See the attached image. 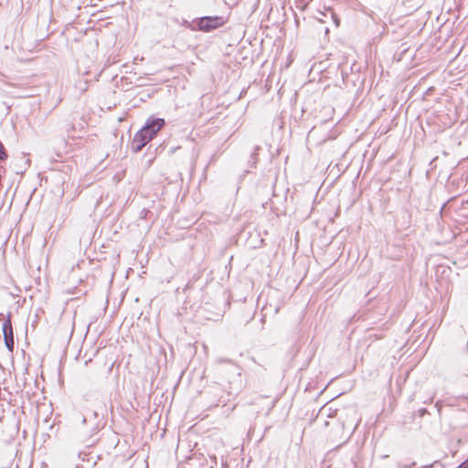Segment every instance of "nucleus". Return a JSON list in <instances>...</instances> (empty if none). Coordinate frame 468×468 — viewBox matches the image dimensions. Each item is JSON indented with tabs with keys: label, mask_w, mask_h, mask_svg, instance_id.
Returning <instances> with one entry per match:
<instances>
[{
	"label": "nucleus",
	"mask_w": 468,
	"mask_h": 468,
	"mask_svg": "<svg viewBox=\"0 0 468 468\" xmlns=\"http://www.w3.org/2000/svg\"><path fill=\"white\" fill-rule=\"evenodd\" d=\"M224 23V18L219 16H202L193 20L191 29L210 32L223 26Z\"/></svg>",
	"instance_id": "nucleus-1"
},
{
	"label": "nucleus",
	"mask_w": 468,
	"mask_h": 468,
	"mask_svg": "<svg viewBox=\"0 0 468 468\" xmlns=\"http://www.w3.org/2000/svg\"><path fill=\"white\" fill-rule=\"evenodd\" d=\"M2 331L4 335L5 346L8 351L13 352L15 347V339L10 313L6 315L2 324Z\"/></svg>",
	"instance_id": "nucleus-2"
},
{
	"label": "nucleus",
	"mask_w": 468,
	"mask_h": 468,
	"mask_svg": "<svg viewBox=\"0 0 468 468\" xmlns=\"http://www.w3.org/2000/svg\"><path fill=\"white\" fill-rule=\"evenodd\" d=\"M165 125V119L151 116L146 120L144 125L142 128L153 139Z\"/></svg>",
	"instance_id": "nucleus-3"
},
{
	"label": "nucleus",
	"mask_w": 468,
	"mask_h": 468,
	"mask_svg": "<svg viewBox=\"0 0 468 468\" xmlns=\"http://www.w3.org/2000/svg\"><path fill=\"white\" fill-rule=\"evenodd\" d=\"M152 140L150 135L141 128L133 136L132 142V150L134 153H139L143 150V148Z\"/></svg>",
	"instance_id": "nucleus-4"
},
{
	"label": "nucleus",
	"mask_w": 468,
	"mask_h": 468,
	"mask_svg": "<svg viewBox=\"0 0 468 468\" xmlns=\"http://www.w3.org/2000/svg\"><path fill=\"white\" fill-rule=\"evenodd\" d=\"M82 399L86 402H93L99 399V396L96 390L89 389L83 392Z\"/></svg>",
	"instance_id": "nucleus-5"
},
{
	"label": "nucleus",
	"mask_w": 468,
	"mask_h": 468,
	"mask_svg": "<svg viewBox=\"0 0 468 468\" xmlns=\"http://www.w3.org/2000/svg\"><path fill=\"white\" fill-rule=\"evenodd\" d=\"M324 415H325L328 418H334L336 416V410H332V408H327L326 406H324L319 411V416L322 417Z\"/></svg>",
	"instance_id": "nucleus-6"
},
{
	"label": "nucleus",
	"mask_w": 468,
	"mask_h": 468,
	"mask_svg": "<svg viewBox=\"0 0 468 468\" xmlns=\"http://www.w3.org/2000/svg\"><path fill=\"white\" fill-rule=\"evenodd\" d=\"M401 217L404 219L403 228L408 229L410 226L411 216L407 211H404Z\"/></svg>",
	"instance_id": "nucleus-7"
},
{
	"label": "nucleus",
	"mask_w": 468,
	"mask_h": 468,
	"mask_svg": "<svg viewBox=\"0 0 468 468\" xmlns=\"http://www.w3.org/2000/svg\"><path fill=\"white\" fill-rule=\"evenodd\" d=\"M428 413V410L424 408L422 409H420L418 411H417V414L419 417H424L426 414Z\"/></svg>",
	"instance_id": "nucleus-8"
},
{
	"label": "nucleus",
	"mask_w": 468,
	"mask_h": 468,
	"mask_svg": "<svg viewBox=\"0 0 468 468\" xmlns=\"http://www.w3.org/2000/svg\"><path fill=\"white\" fill-rule=\"evenodd\" d=\"M261 149L260 146H256L255 147V150L254 152L251 154V158L254 160V163L257 161V155H258V151Z\"/></svg>",
	"instance_id": "nucleus-9"
},
{
	"label": "nucleus",
	"mask_w": 468,
	"mask_h": 468,
	"mask_svg": "<svg viewBox=\"0 0 468 468\" xmlns=\"http://www.w3.org/2000/svg\"><path fill=\"white\" fill-rule=\"evenodd\" d=\"M148 213H149V210H148V209H146V208H144V209H143V210H141V212H140V218H145L147 217Z\"/></svg>",
	"instance_id": "nucleus-10"
},
{
	"label": "nucleus",
	"mask_w": 468,
	"mask_h": 468,
	"mask_svg": "<svg viewBox=\"0 0 468 468\" xmlns=\"http://www.w3.org/2000/svg\"><path fill=\"white\" fill-rule=\"evenodd\" d=\"M414 464L415 463H412L411 464H404V465L399 464V466L401 467V468H411Z\"/></svg>",
	"instance_id": "nucleus-11"
},
{
	"label": "nucleus",
	"mask_w": 468,
	"mask_h": 468,
	"mask_svg": "<svg viewBox=\"0 0 468 468\" xmlns=\"http://www.w3.org/2000/svg\"><path fill=\"white\" fill-rule=\"evenodd\" d=\"M229 361L230 360L228 359V358H220V359H218V362H220V363H229Z\"/></svg>",
	"instance_id": "nucleus-12"
},
{
	"label": "nucleus",
	"mask_w": 468,
	"mask_h": 468,
	"mask_svg": "<svg viewBox=\"0 0 468 468\" xmlns=\"http://www.w3.org/2000/svg\"><path fill=\"white\" fill-rule=\"evenodd\" d=\"M467 460H468V458H467Z\"/></svg>",
	"instance_id": "nucleus-13"
}]
</instances>
